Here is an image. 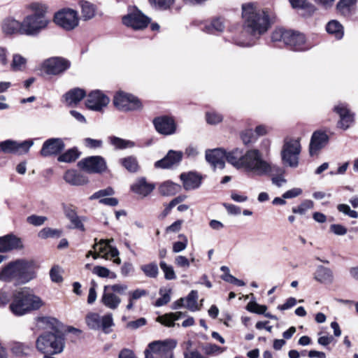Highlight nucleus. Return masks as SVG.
<instances>
[{
    "label": "nucleus",
    "mask_w": 358,
    "mask_h": 358,
    "mask_svg": "<svg viewBox=\"0 0 358 358\" xmlns=\"http://www.w3.org/2000/svg\"><path fill=\"white\" fill-rule=\"evenodd\" d=\"M242 161L236 162L238 168L244 169V173L251 178L271 177L273 185L280 187L287 180L284 178V170L270 160L264 158L259 149L252 148L247 150V154Z\"/></svg>",
    "instance_id": "1"
},
{
    "label": "nucleus",
    "mask_w": 358,
    "mask_h": 358,
    "mask_svg": "<svg viewBox=\"0 0 358 358\" xmlns=\"http://www.w3.org/2000/svg\"><path fill=\"white\" fill-rule=\"evenodd\" d=\"M243 29L253 37L266 34L273 23L274 15L269 8H259L255 3L242 5Z\"/></svg>",
    "instance_id": "2"
},
{
    "label": "nucleus",
    "mask_w": 358,
    "mask_h": 358,
    "mask_svg": "<svg viewBox=\"0 0 358 358\" xmlns=\"http://www.w3.org/2000/svg\"><path fill=\"white\" fill-rule=\"evenodd\" d=\"M38 266L31 259H19L10 262L0 270V281L21 285L28 283L37 276Z\"/></svg>",
    "instance_id": "3"
},
{
    "label": "nucleus",
    "mask_w": 358,
    "mask_h": 358,
    "mask_svg": "<svg viewBox=\"0 0 358 358\" xmlns=\"http://www.w3.org/2000/svg\"><path fill=\"white\" fill-rule=\"evenodd\" d=\"M30 12L23 20L24 35L36 36L42 31L46 29L50 22L46 16L48 6L41 2H31L26 6Z\"/></svg>",
    "instance_id": "4"
},
{
    "label": "nucleus",
    "mask_w": 358,
    "mask_h": 358,
    "mask_svg": "<svg viewBox=\"0 0 358 358\" xmlns=\"http://www.w3.org/2000/svg\"><path fill=\"white\" fill-rule=\"evenodd\" d=\"M44 305L43 300L27 287H24L13 294L10 310L15 316H22L37 310Z\"/></svg>",
    "instance_id": "5"
},
{
    "label": "nucleus",
    "mask_w": 358,
    "mask_h": 358,
    "mask_svg": "<svg viewBox=\"0 0 358 358\" xmlns=\"http://www.w3.org/2000/svg\"><path fill=\"white\" fill-rule=\"evenodd\" d=\"M273 42H282L294 51H306L315 46V43L307 40L302 33L283 28H276L271 34Z\"/></svg>",
    "instance_id": "6"
},
{
    "label": "nucleus",
    "mask_w": 358,
    "mask_h": 358,
    "mask_svg": "<svg viewBox=\"0 0 358 358\" xmlns=\"http://www.w3.org/2000/svg\"><path fill=\"white\" fill-rule=\"evenodd\" d=\"M246 154L247 150L244 152L243 150L240 148H235L229 152H226L222 148H216L206 152V159L214 169L218 168L220 169H224L225 160H227L228 163L237 170L244 173V169L238 168L236 164V162H241L243 157H241V155L245 156Z\"/></svg>",
    "instance_id": "7"
},
{
    "label": "nucleus",
    "mask_w": 358,
    "mask_h": 358,
    "mask_svg": "<svg viewBox=\"0 0 358 358\" xmlns=\"http://www.w3.org/2000/svg\"><path fill=\"white\" fill-rule=\"evenodd\" d=\"M35 346L41 354H60L65 348V338L62 331H44L36 338Z\"/></svg>",
    "instance_id": "8"
},
{
    "label": "nucleus",
    "mask_w": 358,
    "mask_h": 358,
    "mask_svg": "<svg viewBox=\"0 0 358 358\" xmlns=\"http://www.w3.org/2000/svg\"><path fill=\"white\" fill-rule=\"evenodd\" d=\"M128 286L124 283H115L103 286L101 303L107 308L115 310L122 302L121 296L125 295Z\"/></svg>",
    "instance_id": "9"
},
{
    "label": "nucleus",
    "mask_w": 358,
    "mask_h": 358,
    "mask_svg": "<svg viewBox=\"0 0 358 358\" xmlns=\"http://www.w3.org/2000/svg\"><path fill=\"white\" fill-rule=\"evenodd\" d=\"M176 346L174 340L153 341L145 349V358H173V350Z\"/></svg>",
    "instance_id": "10"
},
{
    "label": "nucleus",
    "mask_w": 358,
    "mask_h": 358,
    "mask_svg": "<svg viewBox=\"0 0 358 358\" xmlns=\"http://www.w3.org/2000/svg\"><path fill=\"white\" fill-rule=\"evenodd\" d=\"M301 150V146L299 138H285L281 151L282 162L290 167H297Z\"/></svg>",
    "instance_id": "11"
},
{
    "label": "nucleus",
    "mask_w": 358,
    "mask_h": 358,
    "mask_svg": "<svg viewBox=\"0 0 358 358\" xmlns=\"http://www.w3.org/2000/svg\"><path fill=\"white\" fill-rule=\"evenodd\" d=\"M80 17L77 10L64 8L57 11L53 17V22L66 31H71L79 24Z\"/></svg>",
    "instance_id": "12"
},
{
    "label": "nucleus",
    "mask_w": 358,
    "mask_h": 358,
    "mask_svg": "<svg viewBox=\"0 0 358 358\" xmlns=\"http://www.w3.org/2000/svg\"><path fill=\"white\" fill-rule=\"evenodd\" d=\"M78 167L88 173H103L108 169L106 159L99 155L82 159L78 163Z\"/></svg>",
    "instance_id": "13"
},
{
    "label": "nucleus",
    "mask_w": 358,
    "mask_h": 358,
    "mask_svg": "<svg viewBox=\"0 0 358 358\" xmlns=\"http://www.w3.org/2000/svg\"><path fill=\"white\" fill-rule=\"evenodd\" d=\"M85 321L91 329H102L106 334L110 332V328L114 325L111 313L101 317L98 313H90L86 315Z\"/></svg>",
    "instance_id": "14"
},
{
    "label": "nucleus",
    "mask_w": 358,
    "mask_h": 358,
    "mask_svg": "<svg viewBox=\"0 0 358 358\" xmlns=\"http://www.w3.org/2000/svg\"><path fill=\"white\" fill-rule=\"evenodd\" d=\"M113 104L122 111L136 110L142 107V104L137 97L122 92L114 96Z\"/></svg>",
    "instance_id": "15"
},
{
    "label": "nucleus",
    "mask_w": 358,
    "mask_h": 358,
    "mask_svg": "<svg viewBox=\"0 0 358 358\" xmlns=\"http://www.w3.org/2000/svg\"><path fill=\"white\" fill-rule=\"evenodd\" d=\"M151 19L144 15L139 9L134 7L122 17V23L134 29H143L148 27Z\"/></svg>",
    "instance_id": "16"
},
{
    "label": "nucleus",
    "mask_w": 358,
    "mask_h": 358,
    "mask_svg": "<svg viewBox=\"0 0 358 358\" xmlns=\"http://www.w3.org/2000/svg\"><path fill=\"white\" fill-rule=\"evenodd\" d=\"M71 66V62L63 57H51L45 60L42 64L43 71L48 75H59Z\"/></svg>",
    "instance_id": "17"
},
{
    "label": "nucleus",
    "mask_w": 358,
    "mask_h": 358,
    "mask_svg": "<svg viewBox=\"0 0 358 358\" xmlns=\"http://www.w3.org/2000/svg\"><path fill=\"white\" fill-rule=\"evenodd\" d=\"M32 139L17 142L13 140H6L0 143V152L8 154L23 155L29 150L33 145Z\"/></svg>",
    "instance_id": "18"
},
{
    "label": "nucleus",
    "mask_w": 358,
    "mask_h": 358,
    "mask_svg": "<svg viewBox=\"0 0 358 358\" xmlns=\"http://www.w3.org/2000/svg\"><path fill=\"white\" fill-rule=\"evenodd\" d=\"M109 98L100 90H94L89 94L86 106L92 110L101 111L109 103Z\"/></svg>",
    "instance_id": "19"
},
{
    "label": "nucleus",
    "mask_w": 358,
    "mask_h": 358,
    "mask_svg": "<svg viewBox=\"0 0 358 358\" xmlns=\"http://www.w3.org/2000/svg\"><path fill=\"white\" fill-rule=\"evenodd\" d=\"M154 126L159 134L171 135L176 132V124L173 117L166 115L159 116L153 120Z\"/></svg>",
    "instance_id": "20"
},
{
    "label": "nucleus",
    "mask_w": 358,
    "mask_h": 358,
    "mask_svg": "<svg viewBox=\"0 0 358 358\" xmlns=\"http://www.w3.org/2000/svg\"><path fill=\"white\" fill-rule=\"evenodd\" d=\"M329 142V136L322 131H315L310 138L309 153L310 156L317 155Z\"/></svg>",
    "instance_id": "21"
},
{
    "label": "nucleus",
    "mask_w": 358,
    "mask_h": 358,
    "mask_svg": "<svg viewBox=\"0 0 358 358\" xmlns=\"http://www.w3.org/2000/svg\"><path fill=\"white\" fill-rule=\"evenodd\" d=\"M64 148V143L61 138H52L45 141L41 150V155L43 157L56 155Z\"/></svg>",
    "instance_id": "22"
},
{
    "label": "nucleus",
    "mask_w": 358,
    "mask_h": 358,
    "mask_svg": "<svg viewBox=\"0 0 358 358\" xmlns=\"http://www.w3.org/2000/svg\"><path fill=\"white\" fill-rule=\"evenodd\" d=\"M334 111L338 114L340 120L338 127L344 130L348 129L354 122V115L349 110L346 105L339 103L334 107Z\"/></svg>",
    "instance_id": "23"
},
{
    "label": "nucleus",
    "mask_w": 358,
    "mask_h": 358,
    "mask_svg": "<svg viewBox=\"0 0 358 358\" xmlns=\"http://www.w3.org/2000/svg\"><path fill=\"white\" fill-rule=\"evenodd\" d=\"M182 157V152L169 150L163 159L158 160L155 163V166L156 168L169 169L173 165L179 164Z\"/></svg>",
    "instance_id": "24"
},
{
    "label": "nucleus",
    "mask_w": 358,
    "mask_h": 358,
    "mask_svg": "<svg viewBox=\"0 0 358 358\" xmlns=\"http://www.w3.org/2000/svg\"><path fill=\"white\" fill-rule=\"evenodd\" d=\"M180 178L182 181L183 187L187 191L199 187L202 180L199 174L192 171L181 173Z\"/></svg>",
    "instance_id": "25"
},
{
    "label": "nucleus",
    "mask_w": 358,
    "mask_h": 358,
    "mask_svg": "<svg viewBox=\"0 0 358 358\" xmlns=\"http://www.w3.org/2000/svg\"><path fill=\"white\" fill-rule=\"evenodd\" d=\"M2 31L6 35H24L23 22L13 17H8L3 21Z\"/></svg>",
    "instance_id": "26"
},
{
    "label": "nucleus",
    "mask_w": 358,
    "mask_h": 358,
    "mask_svg": "<svg viewBox=\"0 0 358 358\" xmlns=\"http://www.w3.org/2000/svg\"><path fill=\"white\" fill-rule=\"evenodd\" d=\"M36 322L38 328L46 330L45 331H61V323L55 317H38Z\"/></svg>",
    "instance_id": "27"
},
{
    "label": "nucleus",
    "mask_w": 358,
    "mask_h": 358,
    "mask_svg": "<svg viewBox=\"0 0 358 358\" xmlns=\"http://www.w3.org/2000/svg\"><path fill=\"white\" fill-rule=\"evenodd\" d=\"M21 247L20 239L15 236L8 234L0 237V252H6L11 250L17 249Z\"/></svg>",
    "instance_id": "28"
},
{
    "label": "nucleus",
    "mask_w": 358,
    "mask_h": 358,
    "mask_svg": "<svg viewBox=\"0 0 358 358\" xmlns=\"http://www.w3.org/2000/svg\"><path fill=\"white\" fill-rule=\"evenodd\" d=\"M64 180L71 185H83L88 182V178L83 173L75 170H68L65 172Z\"/></svg>",
    "instance_id": "29"
},
{
    "label": "nucleus",
    "mask_w": 358,
    "mask_h": 358,
    "mask_svg": "<svg viewBox=\"0 0 358 358\" xmlns=\"http://www.w3.org/2000/svg\"><path fill=\"white\" fill-rule=\"evenodd\" d=\"M155 186L152 184L147 182L144 178L137 180L131 187V190L134 193L143 196H148L152 192Z\"/></svg>",
    "instance_id": "30"
},
{
    "label": "nucleus",
    "mask_w": 358,
    "mask_h": 358,
    "mask_svg": "<svg viewBox=\"0 0 358 358\" xmlns=\"http://www.w3.org/2000/svg\"><path fill=\"white\" fill-rule=\"evenodd\" d=\"M314 278L317 281L324 284H331L334 281L332 271L322 265L317 266Z\"/></svg>",
    "instance_id": "31"
},
{
    "label": "nucleus",
    "mask_w": 358,
    "mask_h": 358,
    "mask_svg": "<svg viewBox=\"0 0 358 358\" xmlns=\"http://www.w3.org/2000/svg\"><path fill=\"white\" fill-rule=\"evenodd\" d=\"M225 26L222 18H215L210 22L206 23L201 28L202 31L210 34L221 33L224 30Z\"/></svg>",
    "instance_id": "32"
},
{
    "label": "nucleus",
    "mask_w": 358,
    "mask_h": 358,
    "mask_svg": "<svg viewBox=\"0 0 358 358\" xmlns=\"http://www.w3.org/2000/svg\"><path fill=\"white\" fill-rule=\"evenodd\" d=\"M185 316V313H182L180 311L166 313L163 315L157 317V322L161 323L164 326L172 327L175 326V321Z\"/></svg>",
    "instance_id": "33"
},
{
    "label": "nucleus",
    "mask_w": 358,
    "mask_h": 358,
    "mask_svg": "<svg viewBox=\"0 0 358 358\" xmlns=\"http://www.w3.org/2000/svg\"><path fill=\"white\" fill-rule=\"evenodd\" d=\"M86 95L84 90L74 88L64 94V98L68 104H76L80 102Z\"/></svg>",
    "instance_id": "34"
},
{
    "label": "nucleus",
    "mask_w": 358,
    "mask_h": 358,
    "mask_svg": "<svg viewBox=\"0 0 358 358\" xmlns=\"http://www.w3.org/2000/svg\"><path fill=\"white\" fill-rule=\"evenodd\" d=\"M79 6L81 8L82 18L83 20H89L93 18L96 14V6L85 0H80L79 1Z\"/></svg>",
    "instance_id": "35"
},
{
    "label": "nucleus",
    "mask_w": 358,
    "mask_h": 358,
    "mask_svg": "<svg viewBox=\"0 0 358 358\" xmlns=\"http://www.w3.org/2000/svg\"><path fill=\"white\" fill-rule=\"evenodd\" d=\"M180 186L171 181H166L161 184L159 191L164 196H172L179 192Z\"/></svg>",
    "instance_id": "36"
},
{
    "label": "nucleus",
    "mask_w": 358,
    "mask_h": 358,
    "mask_svg": "<svg viewBox=\"0 0 358 358\" xmlns=\"http://www.w3.org/2000/svg\"><path fill=\"white\" fill-rule=\"evenodd\" d=\"M31 350V346L24 343L13 342L10 345L11 352L17 357L28 355Z\"/></svg>",
    "instance_id": "37"
},
{
    "label": "nucleus",
    "mask_w": 358,
    "mask_h": 358,
    "mask_svg": "<svg viewBox=\"0 0 358 358\" xmlns=\"http://www.w3.org/2000/svg\"><path fill=\"white\" fill-rule=\"evenodd\" d=\"M326 30L329 34L334 35L337 39H341L343 36V26L337 20L329 22L326 26Z\"/></svg>",
    "instance_id": "38"
},
{
    "label": "nucleus",
    "mask_w": 358,
    "mask_h": 358,
    "mask_svg": "<svg viewBox=\"0 0 358 358\" xmlns=\"http://www.w3.org/2000/svg\"><path fill=\"white\" fill-rule=\"evenodd\" d=\"M109 141L110 144L115 148V149L122 150L128 148H133L135 146L134 142L129 140H125L117 136H110L109 138Z\"/></svg>",
    "instance_id": "39"
},
{
    "label": "nucleus",
    "mask_w": 358,
    "mask_h": 358,
    "mask_svg": "<svg viewBox=\"0 0 358 358\" xmlns=\"http://www.w3.org/2000/svg\"><path fill=\"white\" fill-rule=\"evenodd\" d=\"M120 164L129 172L134 173L138 170L139 166L136 157L129 156L120 160Z\"/></svg>",
    "instance_id": "40"
},
{
    "label": "nucleus",
    "mask_w": 358,
    "mask_h": 358,
    "mask_svg": "<svg viewBox=\"0 0 358 358\" xmlns=\"http://www.w3.org/2000/svg\"><path fill=\"white\" fill-rule=\"evenodd\" d=\"M62 229L45 227L38 232V236L41 239L57 238L62 236Z\"/></svg>",
    "instance_id": "41"
},
{
    "label": "nucleus",
    "mask_w": 358,
    "mask_h": 358,
    "mask_svg": "<svg viewBox=\"0 0 358 358\" xmlns=\"http://www.w3.org/2000/svg\"><path fill=\"white\" fill-rule=\"evenodd\" d=\"M149 3L154 9L164 11L172 8L175 0H149Z\"/></svg>",
    "instance_id": "42"
},
{
    "label": "nucleus",
    "mask_w": 358,
    "mask_h": 358,
    "mask_svg": "<svg viewBox=\"0 0 358 358\" xmlns=\"http://www.w3.org/2000/svg\"><path fill=\"white\" fill-rule=\"evenodd\" d=\"M141 271L148 278H155L159 274V268L156 262H151L141 266Z\"/></svg>",
    "instance_id": "43"
},
{
    "label": "nucleus",
    "mask_w": 358,
    "mask_h": 358,
    "mask_svg": "<svg viewBox=\"0 0 358 358\" xmlns=\"http://www.w3.org/2000/svg\"><path fill=\"white\" fill-rule=\"evenodd\" d=\"M92 272L93 274H95L100 278H108L110 279H115L117 278L115 273L110 271L106 267L101 266H95Z\"/></svg>",
    "instance_id": "44"
},
{
    "label": "nucleus",
    "mask_w": 358,
    "mask_h": 358,
    "mask_svg": "<svg viewBox=\"0 0 358 358\" xmlns=\"http://www.w3.org/2000/svg\"><path fill=\"white\" fill-rule=\"evenodd\" d=\"M79 157V152L76 148L69 149L58 157L59 162L70 163L76 161Z\"/></svg>",
    "instance_id": "45"
},
{
    "label": "nucleus",
    "mask_w": 358,
    "mask_h": 358,
    "mask_svg": "<svg viewBox=\"0 0 358 358\" xmlns=\"http://www.w3.org/2000/svg\"><path fill=\"white\" fill-rule=\"evenodd\" d=\"M197 299L198 292L195 290H192L187 298L185 299L187 301V304L185 306L186 308L192 311L197 310Z\"/></svg>",
    "instance_id": "46"
},
{
    "label": "nucleus",
    "mask_w": 358,
    "mask_h": 358,
    "mask_svg": "<svg viewBox=\"0 0 358 358\" xmlns=\"http://www.w3.org/2000/svg\"><path fill=\"white\" fill-rule=\"evenodd\" d=\"M314 203L311 200H304L300 205L293 207L292 210L295 214L304 215L308 210L313 208Z\"/></svg>",
    "instance_id": "47"
},
{
    "label": "nucleus",
    "mask_w": 358,
    "mask_h": 358,
    "mask_svg": "<svg viewBox=\"0 0 358 358\" xmlns=\"http://www.w3.org/2000/svg\"><path fill=\"white\" fill-rule=\"evenodd\" d=\"M27 63V59L20 54H14L11 68L14 71H22Z\"/></svg>",
    "instance_id": "48"
},
{
    "label": "nucleus",
    "mask_w": 358,
    "mask_h": 358,
    "mask_svg": "<svg viewBox=\"0 0 358 358\" xmlns=\"http://www.w3.org/2000/svg\"><path fill=\"white\" fill-rule=\"evenodd\" d=\"M159 266L164 273V278L166 280H171L176 278V275L171 265L167 264L164 261H161Z\"/></svg>",
    "instance_id": "49"
},
{
    "label": "nucleus",
    "mask_w": 358,
    "mask_h": 358,
    "mask_svg": "<svg viewBox=\"0 0 358 358\" xmlns=\"http://www.w3.org/2000/svg\"><path fill=\"white\" fill-rule=\"evenodd\" d=\"M171 290L170 289H160L159 294L161 296L155 301V306L160 307L167 304L171 300Z\"/></svg>",
    "instance_id": "50"
},
{
    "label": "nucleus",
    "mask_w": 358,
    "mask_h": 358,
    "mask_svg": "<svg viewBox=\"0 0 358 358\" xmlns=\"http://www.w3.org/2000/svg\"><path fill=\"white\" fill-rule=\"evenodd\" d=\"M357 0H340L337 4V9L341 13L345 14L349 13L350 8L355 6Z\"/></svg>",
    "instance_id": "51"
},
{
    "label": "nucleus",
    "mask_w": 358,
    "mask_h": 358,
    "mask_svg": "<svg viewBox=\"0 0 358 358\" xmlns=\"http://www.w3.org/2000/svg\"><path fill=\"white\" fill-rule=\"evenodd\" d=\"M203 351L206 355H214L222 353L224 351V348L213 343H207L203 347Z\"/></svg>",
    "instance_id": "52"
},
{
    "label": "nucleus",
    "mask_w": 358,
    "mask_h": 358,
    "mask_svg": "<svg viewBox=\"0 0 358 358\" xmlns=\"http://www.w3.org/2000/svg\"><path fill=\"white\" fill-rule=\"evenodd\" d=\"M246 309L251 313L264 314L267 307L264 305H259L255 301H250L246 306Z\"/></svg>",
    "instance_id": "53"
},
{
    "label": "nucleus",
    "mask_w": 358,
    "mask_h": 358,
    "mask_svg": "<svg viewBox=\"0 0 358 358\" xmlns=\"http://www.w3.org/2000/svg\"><path fill=\"white\" fill-rule=\"evenodd\" d=\"M206 117L207 122L210 124H216L220 123L223 119L221 114L215 111L206 113Z\"/></svg>",
    "instance_id": "54"
},
{
    "label": "nucleus",
    "mask_w": 358,
    "mask_h": 358,
    "mask_svg": "<svg viewBox=\"0 0 358 358\" xmlns=\"http://www.w3.org/2000/svg\"><path fill=\"white\" fill-rule=\"evenodd\" d=\"M48 220L45 216L32 215L27 218V222L34 226H41Z\"/></svg>",
    "instance_id": "55"
},
{
    "label": "nucleus",
    "mask_w": 358,
    "mask_h": 358,
    "mask_svg": "<svg viewBox=\"0 0 358 358\" xmlns=\"http://www.w3.org/2000/svg\"><path fill=\"white\" fill-rule=\"evenodd\" d=\"M114 194V190L112 187H107L104 189H101L98 192L94 193L92 196H90V199L94 200L97 199H103L102 197L106 196H111Z\"/></svg>",
    "instance_id": "56"
},
{
    "label": "nucleus",
    "mask_w": 358,
    "mask_h": 358,
    "mask_svg": "<svg viewBox=\"0 0 358 358\" xmlns=\"http://www.w3.org/2000/svg\"><path fill=\"white\" fill-rule=\"evenodd\" d=\"M113 240H111L112 241ZM109 240H101L99 243H95L93 245V249L95 251H98L100 254L106 255L108 248L109 247Z\"/></svg>",
    "instance_id": "57"
},
{
    "label": "nucleus",
    "mask_w": 358,
    "mask_h": 358,
    "mask_svg": "<svg viewBox=\"0 0 358 358\" xmlns=\"http://www.w3.org/2000/svg\"><path fill=\"white\" fill-rule=\"evenodd\" d=\"M175 264L180 268L187 269L190 266L189 260L185 256L178 255L175 258Z\"/></svg>",
    "instance_id": "58"
},
{
    "label": "nucleus",
    "mask_w": 358,
    "mask_h": 358,
    "mask_svg": "<svg viewBox=\"0 0 358 358\" xmlns=\"http://www.w3.org/2000/svg\"><path fill=\"white\" fill-rule=\"evenodd\" d=\"M148 292L146 290L142 289H136L135 290L129 292L128 297L132 299L133 301H136L143 296H146Z\"/></svg>",
    "instance_id": "59"
},
{
    "label": "nucleus",
    "mask_w": 358,
    "mask_h": 358,
    "mask_svg": "<svg viewBox=\"0 0 358 358\" xmlns=\"http://www.w3.org/2000/svg\"><path fill=\"white\" fill-rule=\"evenodd\" d=\"M97 287L96 283L94 281H92L91 287L89 289V294L87 296V303L89 304H92L96 299L97 294L96 291V288Z\"/></svg>",
    "instance_id": "60"
},
{
    "label": "nucleus",
    "mask_w": 358,
    "mask_h": 358,
    "mask_svg": "<svg viewBox=\"0 0 358 358\" xmlns=\"http://www.w3.org/2000/svg\"><path fill=\"white\" fill-rule=\"evenodd\" d=\"M84 144L89 148H99L102 146L103 141L101 140L86 138L84 139Z\"/></svg>",
    "instance_id": "61"
},
{
    "label": "nucleus",
    "mask_w": 358,
    "mask_h": 358,
    "mask_svg": "<svg viewBox=\"0 0 358 358\" xmlns=\"http://www.w3.org/2000/svg\"><path fill=\"white\" fill-rule=\"evenodd\" d=\"M221 278L225 282L236 285L239 287L245 285V282L243 280L235 278L231 274H227V275H222Z\"/></svg>",
    "instance_id": "62"
},
{
    "label": "nucleus",
    "mask_w": 358,
    "mask_h": 358,
    "mask_svg": "<svg viewBox=\"0 0 358 358\" xmlns=\"http://www.w3.org/2000/svg\"><path fill=\"white\" fill-rule=\"evenodd\" d=\"M302 189L299 187L292 188L289 190H287L282 194L283 199H293L299 196L302 194Z\"/></svg>",
    "instance_id": "63"
},
{
    "label": "nucleus",
    "mask_w": 358,
    "mask_h": 358,
    "mask_svg": "<svg viewBox=\"0 0 358 358\" xmlns=\"http://www.w3.org/2000/svg\"><path fill=\"white\" fill-rule=\"evenodd\" d=\"M330 229L334 234L338 236H343L347 233V229L344 226L338 224H331Z\"/></svg>",
    "instance_id": "64"
}]
</instances>
